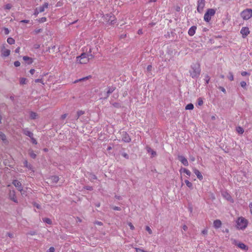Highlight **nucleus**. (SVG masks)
Segmentation results:
<instances>
[{
    "instance_id": "nucleus-4",
    "label": "nucleus",
    "mask_w": 252,
    "mask_h": 252,
    "mask_svg": "<svg viewBox=\"0 0 252 252\" xmlns=\"http://www.w3.org/2000/svg\"><path fill=\"white\" fill-rule=\"evenodd\" d=\"M240 16L244 20H248L252 17V9L251 8H246L243 10Z\"/></svg>"
},
{
    "instance_id": "nucleus-47",
    "label": "nucleus",
    "mask_w": 252,
    "mask_h": 252,
    "mask_svg": "<svg viewBox=\"0 0 252 252\" xmlns=\"http://www.w3.org/2000/svg\"><path fill=\"white\" fill-rule=\"evenodd\" d=\"M128 226H129L130 228L131 229V230H134V226H133V225L132 224L131 222H128Z\"/></svg>"
},
{
    "instance_id": "nucleus-54",
    "label": "nucleus",
    "mask_w": 252,
    "mask_h": 252,
    "mask_svg": "<svg viewBox=\"0 0 252 252\" xmlns=\"http://www.w3.org/2000/svg\"><path fill=\"white\" fill-rule=\"evenodd\" d=\"M207 233L208 230L206 229H205L201 231V233L203 235H206Z\"/></svg>"
},
{
    "instance_id": "nucleus-57",
    "label": "nucleus",
    "mask_w": 252,
    "mask_h": 252,
    "mask_svg": "<svg viewBox=\"0 0 252 252\" xmlns=\"http://www.w3.org/2000/svg\"><path fill=\"white\" fill-rule=\"evenodd\" d=\"M249 207H250V212H251V214L252 215V202H251L249 204Z\"/></svg>"
},
{
    "instance_id": "nucleus-51",
    "label": "nucleus",
    "mask_w": 252,
    "mask_h": 252,
    "mask_svg": "<svg viewBox=\"0 0 252 252\" xmlns=\"http://www.w3.org/2000/svg\"><path fill=\"white\" fill-rule=\"evenodd\" d=\"M0 137H1V140H2V141L6 140V136L4 134H2L1 133Z\"/></svg>"
},
{
    "instance_id": "nucleus-30",
    "label": "nucleus",
    "mask_w": 252,
    "mask_h": 252,
    "mask_svg": "<svg viewBox=\"0 0 252 252\" xmlns=\"http://www.w3.org/2000/svg\"><path fill=\"white\" fill-rule=\"evenodd\" d=\"M110 18L111 19V24L113 25L116 23V19L114 16H111Z\"/></svg>"
},
{
    "instance_id": "nucleus-37",
    "label": "nucleus",
    "mask_w": 252,
    "mask_h": 252,
    "mask_svg": "<svg viewBox=\"0 0 252 252\" xmlns=\"http://www.w3.org/2000/svg\"><path fill=\"white\" fill-rule=\"evenodd\" d=\"M203 100L201 98H198V105L199 106H201L203 104Z\"/></svg>"
},
{
    "instance_id": "nucleus-22",
    "label": "nucleus",
    "mask_w": 252,
    "mask_h": 252,
    "mask_svg": "<svg viewBox=\"0 0 252 252\" xmlns=\"http://www.w3.org/2000/svg\"><path fill=\"white\" fill-rule=\"evenodd\" d=\"M7 42L8 44L12 45L15 43V40L12 37H8L7 39Z\"/></svg>"
},
{
    "instance_id": "nucleus-32",
    "label": "nucleus",
    "mask_w": 252,
    "mask_h": 252,
    "mask_svg": "<svg viewBox=\"0 0 252 252\" xmlns=\"http://www.w3.org/2000/svg\"><path fill=\"white\" fill-rule=\"evenodd\" d=\"M43 220L44 222H45L48 224H50L52 223L51 220L49 218H44V219H43Z\"/></svg>"
},
{
    "instance_id": "nucleus-60",
    "label": "nucleus",
    "mask_w": 252,
    "mask_h": 252,
    "mask_svg": "<svg viewBox=\"0 0 252 252\" xmlns=\"http://www.w3.org/2000/svg\"><path fill=\"white\" fill-rule=\"evenodd\" d=\"M35 72V70L34 69H31L30 70V73L31 74H33Z\"/></svg>"
},
{
    "instance_id": "nucleus-1",
    "label": "nucleus",
    "mask_w": 252,
    "mask_h": 252,
    "mask_svg": "<svg viewBox=\"0 0 252 252\" xmlns=\"http://www.w3.org/2000/svg\"><path fill=\"white\" fill-rule=\"evenodd\" d=\"M93 58L94 56L91 53H83L80 56L77 57L76 62L80 64H86Z\"/></svg>"
},
{
    "instance_id": "nucleus-15",
    "label": "nucleus",
    "mask_w": 252,
    "mask_h": 252,
    "mask_svg": "<svg viewBox=\"0 0 252 252\" xmlns=\"http://www.w3.org/2000/svg\"><path fill=\"white\" fill-rule=\"evenodd\" d=\"M221 225V221L220 220H216L213 222L214 227L216 229L220 228Z\"/></svg>"
},
{
    "instance_id": "nucleus-62",
    "label": "nucleus",
    "mask_w": 252,
    "mask_h": 252,
    "mask_svg": "<svg viewBox=\"0 0 252 252\" xmlns=\"http://www.w3.org/2000/svg\"><path fill=\"white\" fill-rule=\"evenodd\" d=\"M20 48L19 47H18V48H17L15 49V53H19V52H20Z\"/></svg>"
},
{
    "instance_id": "nucleus-44",
    "label": "nucleus",
    "mask_w": 252,
    "mask_h": 252,
    "mask_svg": "<svg viewBox=\"0 0 252 252\" xmlns=\"http://www.w3.org/2000/svg\"><path fill=\"white\" fill-rule=\"evenodd\" d=\"M136 252H146L144 250L141 249L140 248H135Z\"/></svg>"
},
{
    "instance_id": "nucleus-27",
    "label": "nucleus",
    "mask_w": 252,
    "mask_h": 252,
    "mask_svg": "<svg viewBox=\"0 0 252 252\" xmlns=\"http://www.w3.org/2000/svg\"><path fill=\"white\" fill-rule=\"evenodd\" d=\"M187 186H188L189 188L192 189V184L190 182L189 180H185V181Z\"/></svg>"
},
{
    "instance_id": "nucleus-20",
    "label": "nucleus",
    "mask_w": 252,
    "mask_h": 252,
    "mask_svg": "<svg viewBox=\"0 0 252 252\" xmlns=\"http://www.w3.org/2000/svg\"><path fill=\"white\" fill-rule=\"evenodd\" d=\"M24 133L26 135L29 136L30 138H31L32 136H33V133L32 132H31L28 130H26V129L24 130Z\"/></svg>"
},
{
    "instance_id": "nucleus-5",
    "label": "nucleus",
    "mask_w": 252,
    "mask_h": 252,
    "mask_svg": "<svg viewBox=\"0 0 252 252\" xmlns=\"http://www.w3.org/2000/svg\"><path fill=\"white\" fill-rule=\"evenodd\" d=\"M216 13V10L213 8H209L207 10L204 16V20L207 22H209L212 16H214Z\"/></svg>"
},
{
    "instance_id": "nucleus-41",
    "label": "nucleus",
    "mask_w": 252,
    "mask_h": 252,
    "mask_svg": "<svg viewBox=\"0 0 252 252\" xmlns=\"http://www.w3.org/2000/svg\"><path fill=\"white\" fill-rule=\"evenodd\" d=\"M146 230L149 232V233L150 234H151L152 233V229L150 228L149 226H147L146 227Z\"/></svg>"
},
{
    "instance_id": "nucleus-59",
    "label": "nucleus",
    "mask_w": 252,
    "mask_h": 252,
    "mask_svg": "<svg viewBox=\"0 0 252 252\" xmlns=\"http://www.w3.org/2000/svg\"><path fill=\"white\" fill-rule=\"evenodd\" d=\"M29 234L31 235H34L36 234V233L35 231H31Z\"/></svg>"
},
{
    "instance_id": "nucleus-12",
    "label": "nucleus",
    "mask_w": 252,
    "mask_h": 252,
    "mask_svg": "<svg viewBox=\"0 0 252 252\" xmlns=\"http://www.w3.org/2000/svg\"><path fill=\"white\" fill-rule=\"evenodd\" d=\"M178 158L184 165L186 166L189 165V162L185 157L179 155L178 156Z\"/></svg>"
},
{
    "instance_id": "nucleus-14",
    "label": "nucleus",
    "mask_w": 252,
    "mask_h": 252,
    "mask_svg": "<svg viewBox=\"0 0 252 252\" xmlns=\"http://www.w3.org/2000/svg\"><path fill=\"white\" fill-rule=\"evenodd\" d=\"M193 171L199 180H202L203 179V176L202 175L201 172L198 169L194 168H193Z\"/></svg>"
},
{
    "instance_id": "nucleus-38",
    "label": "nucleus",
    "mask_w": 252,
    "mask_h": 252,
    "mask_svg": "<svg viewBox=\"0 0 252 252\" xmlns=\"http://www.w3.org/2000/svg\"><path fill=\"white\" fill-rule=\"evenodd\" d=\"M3 32H4V33L5 35H7L9 33V31L7 28H3Z\"/></svg>"
},
{
    "instance_id": "nucleus-61",
    "label": "nucleus",
    "mask_w": 252,
    "mask_h": 252,
    "mask_svg": "<svg viewBox=\"0 0 252 252\" xmlns=\"http://www.w3.org/2000/svg\"><path fill=\"white\" fill-rule=\"evenodd\" d=\"M137 33H138V34H143V31H142V29H139V30L138 31Z\"/></svg>"
},
{
    "instance_id": "nucleus-45",
    "label": "nucleus",
    "mask_w": 252,
    "mask_h": 252,
    "mask_svg": "<svg viewBox=\"0 0 252 252\" xmlns=\"http://www.w3.org/2000/svg\"><path fill=\"white\" fill-rule=\"evenodd\" d=\"M42 31V30L41 29H35L34 31V32L35 34H37V33L41 32Z\"/></svg>"
},
{
    "instance_id": "nucleus-39",
    "label": "nucleus",
    "mask_w": 252,
    "mask_h": 252,
    "mask_svg": "<svg viewBox=\"0 0 252 252\" xmlns=\"http://www.w3.org/2000/svg\"><path fill=\"white\" fill-rule=\"evenodd\" d=\"M224 196L228 200H232L231 196L227 193H226V195H225Z\"/></svg>"
},
{
    "instance_id": "nucleus-64",
    "label": "nucleus",
    "mask_w": 252,
    "mask_h": 252,
    "mask_svg": "<svg viewBox=\"0 0 252 252\" xmlns=\"http://www.w3.org/2000/svg\"><path fill=\"white\" fill-rule=\"evenodd\" d=\"M123 157H124L125 158H128V155L126 153H124L123 154Z\"/></svg>"
},
{
    "instance_id": "nucleus-17",
    "label": "nucleus",
    "mask_w": 252,
    "mask_h": 252,
    "mask_svg": "<svg viewBox=\"0 0 252 252\" xmlns=\"http://www.w3.org/2000/svg\"><path fill=\"white\" fill-rule=\"evenodd\" d=\"M23 59L29 64H32L33 62V59L32 58L28 56H24L23 57Z\"/></svg>"
},
{
    "instance_id": "nucleus-43",
    "label": "nucleus",
    "mask_w": 252,
    "mask_h": 252,
    "mask_svg": "<svg viewBox=\"0 0 252 252\" xmlns=\"http://www.w3.org/2000/svg\"><path fill=\"white\" fill-rule=\"evenodd\" d=\"M35 83H41L42 84H44L43 81L41 79H37L34 80Z\"/></svg>"
},
{
    "instance_id": "nucleus-46",
    "label": "nucleus",
    "mask_w": 252,
    "mask_h": 252,
    "mask_svg": "<svg viewBox=\"0 0 252 252\" xmlns=\"http://www.w3.org/2000/svg\"><path fill=\"white\" fill-rule=\"evenodd\" d=\"M84 114V112L82 111H78L77 112V118L78 119L79 118V117L83 115Z\"/></svg>"
},
{
    "instance_id": "nucleus-53",
    "label": "nucleus",
    "mask_w": 252,
    "mask_h": 252,
    "mask_svg": "<svg viewBox=\"0 0 252 252\" xmlns=\"http://www.w3.org/2000/svg\"><path fill=\"white\" fill-rule=\"evenodd\" d=\"M67 116V114H64L61 116V119L62 120H64L66 118Z\"/></svg>"
},
{
    "instance_id": "nucleus-31",
    "label": "nucleus",
    "mask_w": 252,
    "mask_h": 252,
    "mask_svg": "<svg viewBox=\"0 0 252 252\" xmlns=\"http://www.w3.org/2000/svg\"><path fill=\"white\" fill-rule=\"evenodd\" d=\"M51 179L53 181H54L55 183H57L59 180V178L58 176H54L51 177Z\"/></svg>"
},
{
    "instance_id": "nucleus-58",
    "label": "nucleus",
    "mask_w": 252,
    "mask_h": 252,
    "mask_svg": "<svg viewBox=\"0 0 252 252\" xmlns=\"http://www.w3.org/2000/svg\"><path fill=\"white\" fill-rule=\"evenodd\" d=\"M183 229L184 231H187L188 229V226L186 225H184L183 226Z\"/></svg>"
},
{
    "instance_id": "nucleus-50",
    "label": "nucleus",
    "mask_w": 252,
    "mask_h": 252,
    "mask_svg": "<svg viewBox=\"0 0 252 252\" xmlns=\"http://www.w3.org/2000/svg\"><path fill=\"white\" fill-rule=\"evenodd\" d=\"M47 252H55V249L54 247H50L49 250L47 251Z\"/></svg>"
},
{
    "instance_id": "nucleus-2",
    "label": "nucleus",
    "mask_w": 252,
    "mask_h": 252,
    "mask_svg": "<svg viewBox=\"0 0 252 252\" xmlns=\"http://www.w3.org/2000/svg\"><path fill=\"white\" fill-rule=\"evenodd\" d=\"M200 64L199 63L196 62L191 65L189 73L192 78H197L200 75Z\"/></svg>"
},
{
    "instance_id": "nucleus-21",
    "label": "nucleus",
    "mask_w": 252,
    "mask_h": 252,
    "mask_svg": "<svg viewBox=\"0 0 252 252\" xmlns=\"http://www.w3.org/2000/svg\"><path fill=\"white\" fill-rule=\"evenodd\" d=\"M236 130V131L240 134H242L244 132V130L243 128L241 126L237 127Z\"/></svg>"
},
{
    "instance_id": "nucleus-6",
    "label": "nucleus",
    "mask_w": 252,
    "mask_h": 252,
    "mask_svg": "<svg viewBox=\"0 0 252 252\" xmlns=\"http://www.w3.org/2000/svg\"><path fill=\"white\" fill-rule=\"evenodd\" d=\"M232 244L235 245V246H237L238 248L241 249V250H245V251H248L249 249V248L247 246H246L244 243H241V242H238L235 239H232Z\"/></svg>"
},
{
    "instance_id": "nucleus-63",
    "label": "nucleus",
    "mask_w": 252,
    "mask_h": 252,
    "mask_svg": "<svg viewBox=\"0 0 252 252\" xmlns=\"http://www.w3.org/2000/svg\"><path fill=\"white\" fill-rule=\"evenodd\" d=\"M21 23H28L29 22V20H23L21 21Z\"/></svg>"
},
{
    "instance_id": "nucleus-36",
    "label": "nucleus",
    "mask_w": 252,
    "mask_h": 252,
    "mask_svg": "<svg viewBox=\"0 0 252 252\" xmlns=\"http://www.w3.org/2000/svg\"><path fill=\"white\" fill-rule=\"evenodd\" d=\"M228 78L230 81H233L234 80V77L232 73H229V76L228 77Z\"/></svg>"
},
{
    "instance_id": "nucleus-3",
    "label": "nucleus",
    "mask_w": 252,
    "mask_h": 252,
    "mask_svg": "<svg viewBox=\"0 0 252 252\" xmlns=\"http://www.w3.org/2000/svg\"><path fill=\"white\" fill-rule=\"evenodd\" d=\"M249 221L244 217H240L236 220V228L238 230L245 229L248 225Z\"/></svg>"
},
{
    "instance_id": "nucleus-48",
    "label": "nucleus",
    "mask_w": 252,
    "mask_h": 252,
    "mask_svg": "<svg viewBox=\"0 0 252 252\" xmlns=\"http://www.w3.org/2000/svg\"><path fill=\"white\" fill-rule=\"evenodd\" d=\"M14 64L15 66L18 67L20 65L21 63L19 61H15L14 63Z\"/></svg>"
},
{
    "instance_id": "nucleus-23",
    "label": "nucleus",
    "mask_w": 252,
    "mask_h": 252,
    "mask_svg": "<svg viewBox=\"0 0 252 252\" xmlns=\"http://www.w3.org/2000/svg\"><path fill=\"white\" fill-rule=\"evenodd\" d=\"M29 154L31 156V157L32 158H35L36 157V154L33 152V151L32 150H29Z\"/></svg>"
},
{
    "instance_id": "nucleus-10",
    "label": "nucleus",
    "mask_w": 252,
    "mask_h": 252,
    "mask_svg": "<svg viewBox=\"0 0 252 252\" xmlns=\"http://www.w3.org/2000/svg\"><path fill=\"white\" fill-rule=\"evenodd\" d=\"M240 33L242 35V37L245 38L250 34V31L248 27H244L241 29Z\"/></svg>"
},
{
    "instance_id": "nucleus-56",
    "label": "nucleus",
    "mask_w": 252,
    "mask_h": 252,
    "mask_svg": "<svg viewBox=\"0 0 252 252\" xmlns=\"http://www.w3.org/2000/svg\"><path fill=\"white\" fill-rule=\"evenodd\" d=\"M249 74L247 72H246V71H242V72H241V75H242L243 76H246V75H249Z\"/></svg>"
},
{
    "instance_id": "nucleus-19",
    "label": "nucleus",
    "mask_w": 252,
    "mask_h": 252,
    "mask_svg": "<svg viewBox=\"0 0 252 252\" xmlns=\"http://www.w3.org/2000/svg\"><path fill=\"white\" fill-rule=\"evenodd\" d=\"M10 51L9 49H4L2 50V55L4 57H7L10 55Z\"/></svg>"
},
{
    "instance_id": "nucleus-49",
    "label": "nucleus",
    "mask_w": 252,
    "mask_h": 252,
    "mask_svg": "<svg viewBox=\"0 0 252 252\" xmlns=\"http://www.w3.org/2000/svg\"><path fill=\"white\" fill-rule=\"evenodd\" d=\"M31 140H32V142L33 144H37V141L36 140V139L35 138H34L33 137V136H32L31 138Z\"/></svg>"
},
{
    "instance_id": "nucleus-35",
    "label": "nucleus",
    "mask_w": 252,
    "mask_h": 252,
    "mask_svg": "<svg viewBox=\"0 0 252 252\" xmlns=\"http://www.w3.org/2000/svg\"><path fill=\"white\" fill-rule=\"evenodd\" d=\"M240 85H241V86L242 88L246 89V86H247V83H246V82H245V81H241L240 82Z\"/></svg>"
},
{
    "instance_id": "nucleus-13",
    "label": "nucleus",
    "mask_w": 252,
    "mask_h": 252,
    "mask_svg": "<svg viewBox=\"0 0 252 252\" xmlns=\"http://www.w3.org/2000/svg\"><path fill=\"white\" fill-rule=\"evenodd\" d=\"M48 3L47 2L44 3L43 5L37 8L38 10L37 11V13H39L44 11L45 9L46 8H48Z\"/></svg>"
},
{
    "instance_id": "nucleus-34",
    "label": "nucleus",
    "mask_w": 252,
    "mask_h": 252,
    "mask_svg": "<svg viewBox=\"0 0 252 252\" xmlns=\"http://www.w3.org/2000/svg\"><path fill=\"white\" fill-rule=\"evenodd\" d=\"M90 77H91V76H87V77H84V78H82L81 79H79L78 80L75 81L74 82L75 83H77V82H78L79 81H83V80H85L88 79V78H89Z\"/></svg>"
},
{
    "instance_id": "nucleus-25",
    "label": "nucleus",
    "mask_w": 252,
    "mask_h": 252,
    "mask_svg": "<svg viewBox=\"0 0 252 252\" xmlns=\"http://www.w3.org/2000/svg\"><path fill=\"white\" fill-rule=\"evenodd\" d=\"M37 115L36 114V113L33 112H31L30 113V118L32 119H35L37 118Z\"/></svg>"
},
{
    "instance_id": "nucleus-8",
    "label": "nucleus",
    "mask_w": 252,
    "mask_h": 252,
    "mask_svg": "<svg viewBox=\"0 0 252 252\" xmlns=\"http://www.w3.org/2000/svg\"><path fill=\"white\" fill-rule=\"evenodd\" d=\"M8 197L10 200L14 203L18 204L19 203L18 198L16 195L15 191L14 190H10L8 194Z\"/></svg>"
},
{
    "instance_id": "nucleus-16",
    "label": "nucleus",
    "mask_w": 252,
    "mask_h": 252,
    "mask_svg": "<svg viewBox=\"0 0 252 252\" xmlns=\"http://www.w3.org/2000/svg\"><path fill=\"white\" fill-rule=\"evenodd\" d=\"M196 30V26H192L189 30L188 34L190 36H193L195 33Z\"/></svg>"
},
{
    "instance_id": "nucleus-26",
    "label": "nucleus",
    "mask_w": 252,
    "mask_h": 252,
    "mask_svg": "<svg viewBox=\"0 0 252 252\" xmlns=\"http://www.w3.org/2000/svg\"><path fill=\"white\" fill-rule=\"evenodd\" d=\"M27 82V79L25 78H21L20 79V83L21 85L26 84Z\"/></svg>"
},
{
    "instance_id": "nucleus-11",
    "label": "nucleus",
    "mask_w": 252,
    "mask_h": 252,
    "mask_svg": "<svg viewBox=\"0 0 252 252\" xmlns=\"http://www.w3.org/2000/svg\"><path fill=\"white\" fill-rule=\"evenodd\" d=\"M122 141L124 142L128 143L131 141V138L126 132L123 131L122 133Z\"/></svg>"
},
{
    "instance_id": "nucleus-28",
    "label": "nucleus",
    "mask_w": 252,
    "mask_h": 252,
    "mask_svg": "<svg viewBox=\"0 0 252 252\" xmlns=\"http://www.w3.org/2000/svg\"><path fill=\"white\" fill-rule=\"evenodd\" d=\"M115 90V87H111L109 88L107 92V94H111L112 93H113L114 91Z\"/></svg>"
},
{
    "instance_id": "nucleus-55",
    "label": "nucleus",
    "mask_w": 252,
    "mask_h": 252,
    "mask_svg": "<svg viewBox=\"0 0 252 252\" xmlns=\"http://www.w3.org/2000/svg\"><path fill=\"white\" fill-rule=\"evenodd\" d=\"M39 21H40V22H46V18H45V17H42V18H41L40 19Z\"/></svg>"
},
{
    "instance_id": "nucleus-18",
    "label": "nucleus",
    "mask_w": 252,
    "mask_h": 252,
    "mask_svg": "<svg viewBox=\"0 0 252 252\" xmlns=\"http://www.w3.org/2000/svg\"><path fill=\"white\" fill-rule=\"evenodd\" d=\"M179 172L180 173H185V174H186L188 176H190V175H191V172L190 171L186 169V168H181L180 170H179Z\"/></svg>"
},
{
    "instance_id": "nucleus-9",
    "label": "nucleus",
    "mask_w": 252,
    "mask_h": 252,
    "mask_svg": "<svg viewBox=\"0 0 252 252\" xmlns=\"http://www.w3.org/2000/svg\"><path fill=\"white\" fill-rule=\"evenodd\" d=\"M12 184L17 189L21 192L22 195L24 194V192H22L23 187L20 181L17 180H14L13 181Z\"/></svg>"
},
{
    "instance_id": "nucleus-7",
    "label": "nucleus",
    "mask_w": 252,
    "mask_h": 252,
    "mask_svg": "<svg viewBox=\"0 0 252 252\" xmlns=\"http://www.w3.org/2000/svg\"><path fill=\"white\" fill-rule=\"evenodd\" d=\"M197 6V11L198 13H201L205 6V0H198Z\"/></svg>"
},
{
    "instance_id": "nucleus-42",
    "label": "nucleus",
    "mask_w": 252,
    "mask_h": 252,
    "mask_svg": "<svg viewBox=\"0 0 252 252\" xmlns=\"http://www.w3.org/2000/svg\"><path fill=\"white\" fill-rule=\"evenodd\" d=\"M205 81H206V83L207 84H208L209 82V81H210V77L207 75H206V76L205 77Z\"/></svg>"
},
{
    "instance_id": "nucleus-40",
    "label": "nucleus",
    "mask_w": 252,
    "mask_h": 252,
    "mask_svg": "<svg viewBox=\"0 0 252 252\" xmlns=\"http://www.w3.org/2000/svg\"><path fill=\"white\" fill-rule=\"evenodd\" d=\"M12 7V5L10 3H8L5 5V9H10Z\"/></svg>"
},
{
    "instance_id": "nucleus-33",
    "label": "nucleus",
    "mask_w": 252,
    "mask_h": 252,
    "mask_svg": "<svg viewBox=\"0 0 252 252\" xmlns=\"http://www.w3.org/2000/svg\"><path fill=\"white\" fill-rule=\"evenodd\" d=\"M148 151L149 153H151V155H152V156L153 157H155L157 155L156 152L155 151H153V150H152L151 148H149L148 150Z\"/></svg>"
},
{
    "instance_id": "nucleus-29",
    "label": "nucleus",
    "mask_w": 252,
    "mask_h": 252,
    "mask_svg": "<svg viewBox=\"0 0 252 252\" xmlns=\"http://www.w3.org/2000/svg\"><path fill=\"white\" fill-rule=\"evenodd\" d=\"M24 165L27 168H28L29 169H31L32 168V165L31 164H29L28 162V161L27 160H25L24 161Z\"/></svg>"
},
{
    "instance_id": "nucleus-52",
    "label": "nucleus",
    "mask_w": 252,
    "mask_h": 252,
    "mask_svg": "<svg viewBox=\"0 0 252 252\" xmlns=\"http://www.w3.org/2000/svg\"><path fill=\"white\" fill-rule=\"evenodd\" d=\"M152 69V66L151 65H149L147 67V70L148 71H151Z\"/></svg>"
},
{
    "instance_id": "nucleus-24",
    "label": "nucleus",
    "mask_w": 252,
    "mask_h": 252,
    "mask_svg": "<svg viewBox=\"0 0 252 252\" xmlns=\"http://www.w3.org/2000/svg\"><path fill=\"white\" fill-rule=\"evenodd\" d=\"M194 108V106L192 103H189L186 105L185 109L186 110H192Z\"/></svg>"
}]
</instances>
